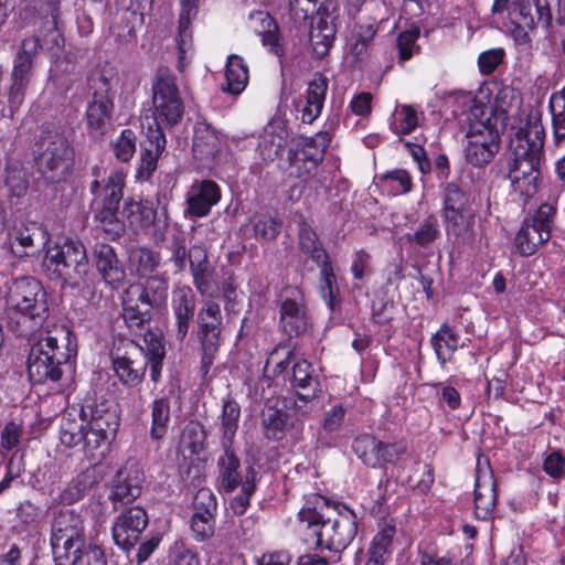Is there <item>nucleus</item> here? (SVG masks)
I'll list each match as a JSON object with an SVG mask.
<instances>
[{"label": "nucleus", "mask_w": 565, "mask_h": 565, "mask_svg": "<svg viewBox=\"0 0 565 565\" xmlns=\"http://www.w3.org/2000/svg\"><path fill=\"white\" fill-rule=\"evenodd\" d=\"M445 103L452 106V115H466L469 130L466 135V159L475 167L492 161L500 149V131L511 120V111L520 104V97L512 88H503L495 97L494 106L478 103L470 94L451 92Z\"/></svg>", "instance_id": "nucleus-1"}, {"label": "nucleus", "mask_w": 565, "mask_h": 565, "mask_svg": "<svg viewBox=\"0 0 565 565\" xmlns=\"http://www.w3.org/2000/svg\"><path fill=\"white\" fill-rule=\"evenodd\" d=\"M152 117L142 121L145 140L141 142V152L136 177L141 181L148 180L157 169L158 159L166 149L167 140L163 127L178 125L184 115V102L177 77L169 68L157 71L152 86Z\"/></svg>", "instance_id": "nucleus-2"}, {"label": "nucleus", "mask_w": 565, "mask_h": 565, "mask_svg": "<svg viewBox=\"0 0 565 565\" xmlns=\"http://www.w3.org/2000/svg\"><path fill=\"white\" fill-rule=\"evenodd\" d=\"M510 125L508 178L514 192L532 196L543 158L544 128L537 118L525 114Z\"/></svg>", "instance_id": "nucleus-3"}, {"label": "nucleus", "mask_w": 565, "mask_h": 565, "mask_svg": "<svg viewBox=\"0 0 565 565\" xmlns=\"http://www.w3.org/2000/svg\"><path fill=\"white\" fill-rule=\"evenodd\" d=\"M297 531L311 546L340 552L354 539L356 515L347 507H330L323 497L308 501L298 512Z\"/></svg>", "instance_id": "nucleus-4"}, {"label": "nucleus", "mask_w": 565, "mask_h": 565, "mask_svg": "<svg viewBox=\"0 0 565 565\" xmlns=\"http://www.w3.org/2000/svg\"><path fill=\"white\" fill-rule=\"evenodd\" d=\"M50 542L55 565H106L102 548L86 540L84 518L74 509L54 515Z\"/></svg>", "instance_id": "nucleus-5"}, {"label": "nucleus", "mask_w": 565, "mask_h": 565, "mask_svg": "<svg viewBox=\"0 0 565 565\" xmlns=\"http://www.w3.org/2000/svg\"><path fill=\"white\" fill-rule=\"evenodd\" d=\"M143 341L146 348L132 340H121L111 352L115 375L127 387H136L142 383L148 365H150L151 380L158 383L161 379L166 356L162 340L157 334L147 331Z\"/></svg>", "instance_id": "nucleus-6"}, {"label": "nucleus", "mask_w": 565, "mask_h": 565, "mask_svg": "<svg viewBox=\"0 0 565 565\" xmlns=\"http://www.w3.org/2000/svg\"><path fill=\"white\" fill-rule=\"evenodd\" d=\"M71 331L64 326L41 332L28 359V374L33 383L56 382L62 376L61 365L75 355Z\"/></svg>", "instance_id": "nucleus-7"}, {"label": "nucleus", "mask_w": 565, "mask_h": 565, "mask_svg": "<svg viewBox=\"0 0 565 565\" xmlns=\"http://www.w3.org/2000/svg\"><path fill=\"white\" fill-rule=\"evenodd\" d=\"M168 297V281L158 276L146 282L132 284L122 296V317L127 327L135 333L149 331L152 311L162 306Z\"/></svg>", "instance_id": "nucleus-8"}, {"label": "nucleus", "mask_w": 565, "mask_h": 565, "mask_svg": "<svg viewBox=\"0 0 565 565\" xmlns=\"http://www.w3.org/2000/svg\"><path fill=\"white\" fill-rule=\"evenodd\" d=\"M42 266L51 279L61 280L63 285L72 288L87 285L88 258L79 241H66L63 245L47 248Z\"/></svg>", "instance_id": "nucleus-9"}, {"label": "nucleus", "mask_w": 565, "mask_h": 565, "mask_svg": "<svg viewBox=\"0 0 565 565\" xmlns=\"http://www.w3.org/2000/svg\"><path fill=\"white\" fill-rule=\"evenodd\" d=\"M38 171L49 182H58L70 173L74 151L68 139L58 129L44 130L35 143Z\"/></svg>", "instance_id": "nucleus-10"}, {"label": "nucleus", "mask_w": 565, "mask_h": 565, "mask_svg": "<svg viewBox=\"0 0 565 565\" xmlns=\"http://www.w3.org/2000/svg\"><path fill=\"white\" fill-rule=\"evenodd\" d=\"M223 316L221 307L206 300L196 316V339L200 345L201 373L206 376L213 365L222 343Z\"/></svg>", "instance_id": "nucleus-11"}, {"label": "nucleus", "mask_w": 565, "mask_h": 565, "mask_svg": "<svg viewBox=\"0 0 565 565\" xmlns=\"http://www.w3.org/2000/svg\"><path fill=\"white\" fill-rule=\"evenodd\" d=\"M555 213L554 205L544 203L532 217L524 220L514 238L515 248L520 255H533L540 245L551 238Z\"/></svg>", "instance_id": "nucleus-12"}, {"label": "nucleus", "mask_w": 565, "mask_h": 565, "mask_svg": "<svg viewBox=\"0 0 565 565\" xmlns=\"http://www.w3.org/2000/svg\"><path fill=\"white\" fill-rule=\"evenodd\" d=\"M7 305L30 319H42L47 312L46 294L41 282L32 277H23L12 284Z\"/></svg>", "instance_id": "nucleus-13"}, {"label": "nucleus", "mask_w": 565, "mask_h": 565, "mask_svg": "<svg viewBox=\"0 0 565 565\" xmlns=\"http://www.w3.org/2000/svg\"><path fill=\"white\" fill-rule=\"evenodd\" d=\"M60 0H21L20 17L26 24L44 28L53 45L60 46L58 30Z\"/></svg>", "instance_id": "nucleus-14"}, {"label": "nucleus", "mask_w": 565, "mask_h": 565, "mask_svg": "<svg viewBox=\"0 0 565 565\" xmlns=\"http://www.w3.org/2000/svg\"><path fill=\"white\" fill-rule=\"evenodd\" d=\"M148 524L146 511L136 505L122 511L113 524V540L124 551H129L139 541Z\"/></svg>", "instance_id": "nucleus-15"}, {"label": "nucleus", "mask_w": 565, "mask_h": 565, "mask_svg": "<svg viewBox=\"0 0 565 565\" xmlns=\"http://www.w3.org/2000/svg\"><path fill=\"white\" fill-rule=\"evenodd\" d=\"M93 259L106 285L114 289L122 285L126 278L125 267L118 259L113 246L105 243L95 244Z\"/></svg>", "instance_id": "nucleus-16"}, {"label": "nucleus", "mask_w": 565, "mask_h": 565, "mask_svg": "<svg viewBox=\"0 0 565 565\" xmlns=\"http://www.w3.org/2000/svg\"><path fill=\"white\" fill-rule=\"evenodd\" d=\"M497 504V483L488 468H478L475 483V514L479 520H489Z\"/></svg>", "instance_id": "nucleus-17"}, {"label": "nucleus", "mask_w": 565, "mask_h": 565, "mask_svg": "<svg viewBox=\"0 0 565 565\" xmlns=\"http://www.w3.org/2000/svg\"><path fill=\"white\" fill-rule=\"evenodd\" d=\"M82 417L88 422V426L96 431H106L116 435L119 427V416L116 406L107 399L95 401L82 407Z\"/></svg>", "instance_id": "nucleus-18"}, {"label": "nucleus", "mask_w": 565, "mask_h": 565, "mask_svg": "<svg viewBox=\"0 0 565 565\" xmlns=\"http://www.w3.org/2000/svg\"><path fill=\"white\" fill-rule=\"evenodd\" d=\"M220 199L221 190L214 181L195 182L188 193V212L196 217L205 216Z\"/></svg>", "instance_id": "nucleus-19"}, {"label": "nucleus", "mask_w": 565, "mask_h": 565, "mask_svg": "<svg viewBox=\"0 0 565 565\" xmlns=\"http://www.w3.org/2000/svg\"><path fill=\"white\" fill-rule=\"evenodd\" d=\"M141 477L137 469L124 467L111 481L109 499L114 503H131L141 494Z\"/></svg>", "instance_id": "nucleus-20"}, {"label": "nucleus", "mask_w": 565, "mask_h": 565, "mask_svg": "<svg viewBox=\"0 0 565 565\" xmlns=\"http://www.w3.org/2000/svg\"><path fill=\"white\" fill-rule=\"evenodd\" d=\"M328 90V78L322 74H316L308 84L305 102L298 104V111L301 114V121L313 122L321 114L326 94Z\"/></svg>", "instance_id": "nucleus-21"}, {"label": "nucleus", "mask_w": 565, "mask_h": 565, "mask_svg": "<svg viewBox=\"0 0 565 565\" xmlns=\"http://www.w3.org/2000/svg\"><path fill=\"white\" fill-rule=\"evenodd\" d=\"M172 310L175 318L177 338L183 341L195 310V296L190 287L183 286L173 291Z\"/></svg>", "instance_id": "nucleus-22"}, {"label": "nucleus", "mask_w": 565, "mask_h": 565, "mask_svg": "<svg viewBox=\"0 0 565 565\" xmlns=\"http://www.w3.org/2000/svg\"><path fill=\"white\" fill-rule=\"evenodd\" d=\"M46 243V232L32 224L15 230L9 237L11 252L18 256H31Z\"/></svg>", "instance_id": "nucleus-23"}, {"label": "nucleus", "mask_w": 565, "mask_h": 565, "mask_svg": "<svg viewBox=\"0 0 565 565\" xmlns=\"http://www.w3.org/2000/svg\"><path fill=\"white\" fill-rule=\"evenodd\" d=\"M249 26L260 38L264 46L276 54L281 55L282 47L277 22L266 11H255L249 14Z\"/></svg>", "instance_id": "nucleus-24"}, {"label": "nucleus", "mask_w": 565, "mask_h": 565, "mask_svg": "<svg viewBox=\"0 0 565 565\" xmlns=\"http://www.w3.org/2000/svg\"><path fill=\"white\" fill-rule=\"evenodd\" d=\"M335 20L333 14L318 11L316 25L310 33L312 50L318 57L326 56L333 44L337 33Z\"/></svg>", "instance_id": "nucleus-25"}, {"label": "nucleus", "mask_w": 565, "mask_h": 565, "mask_svg": "<svg viewBox=\"0 0 565 565\" xmlns=\"http://www.w3.org/2000/svg\"><path fill=\"white\" fill-rule=\"evenodd\" d=\"M124 179L122 172L114 171L103 185L98 180L92 183L90 192L95 195L93 204L96 205V209L99 206L118 207L122 198Z\"/></svg>", "instance_id": "nucleus-26"}, {"label": "nucleus", "mask_w": 565, "mask_h": 565, "mask_svg": "<svg viewBox=\"0 0 565 565\" xmlns=\"http://www.w3.org/2000/svg\"><path fill=\"white\" fill-rule=\"evenodd\" d=\"M223 448L224 454L217 460L218 484L222 491L230 493L244 482L245 475H242L241 461L231 447Z\"/></svg>", "instance_id": "nucleus-27"}, {"label": "nucleus", "mask_w": 565, "mask_h": 565, "mask_svg": "<svg viewBox=\"0 0 565 565\" xmlns=\"http://www.w3.org/2000/svg\"><path fill=\"white\" fill-rule=\"evenodd\" d=\"M280 328L289 337L299 335L307 330L308 317L301 302L287 299L281 303Z\"/></svg>", "instance_id": "nucleus-28"}, {"label": "nucleus", "mask_w": 565, "mask_h": 565, "mask_svg": "<svg viewBox=\"0 0 565 565\" xmlns=\"http://www.w3.org/2000/svg\"><path fill=\"white\" fill-rule=\"evenodd\" d=\"M221 137L217 131L205 121L194 126L192 149L200 159L213 158L221 149Z\"/></svg>", "instance_id": "nucleus-29"}, {"label": "nucleus", "mask_w": 565, "mask_h": 565, "mask_svg": "<svg viewBox=\"0 0 565 565\" xmlns=\"http://www.w3.org/2000/svg\"><path fill=\"white\" fill-rule=\"evenodd\" d=\"M290 381L292 386L297 388L300 401L308 402L316 396L319 383L313 376L312 365L308 361L295 362Z\"/></svg>", "instance_id": "nucleus-30"}, {"label": "nucleus", "mask_w": 565, "mask_h": 565, "mask_svg": "<svg viewBox=\"0 0 565 565\" xmlns=\"http://www.w3.org/2000/svg\"><path fill=\"white\" fill-rule=\"evenodd\" d=\"M114 104L110 95L93 93V100L88 104L86 118L88 127L93 130H102L110 120Z\"/></svg>", "instance_id": "nucleus-31"}, {"label": "nucleus", "mask_w": 565, "mask_h": 565, "mask_svg": "<svg viewBox=\"0 0 565 565\" xmlns=\"http://www.w3.org/2000/svg\"><path fill=\"white\" fill-rule=\"evenodd\" d=\"M491 12L493 14L505 13L511 21L535 25V18L526 0H494Z\"/></svg>", "instance_id": "nucleus-32"}, {"label": "nucleus", "mask_w": 565, "mask_h": 565, "mask_svg": "<svg viewBox=\"0 0 565 565\" xmlns=\"http://www.w3.org/2000/svg\"><path fill=\"white\" fill-rule=\"evenodd\" d=\"M225 78L224 89L230 94L238 95L246 88L248 67L241 56L232 54L227 57Z\"/></svg>", "instance_id": "nucleus-33"}, {"label": "nucleus", "mask_w": 565, "mask_h": 565, "mask_svg": "<svg viewBox=\"0 0 565 565\" xmlns=\"http://www.w3.org/2000/svg\"><path fill=\"white\" fill-rule=\"evenodd\" d=\"M447 235L456 239L471 237L475 224V212L469 209L443 216Z\"/></svg>", "instance_id": "nucleus-34"}, {"label": "nucleus", "mask_w": 565, "mask_h": 565, "mask_svg": "<svg viewBox=\"0 0 565 565\" xmlns=\"http://www.w3.org/2000/svg\"><path fill=\"white\" fill-rule=\"evenodd\" d=\"M320 268L319 292L328 308L332 311L340 306V291L331 262L318 265Z\"/></svg>", "instance_id": "nucleus-35"}, {"label": "nucleus", "mask_w": 565, "mask_h": 565, "mask_svg": "<svg viewBox=\"0 0 565 565\" xmlns=\"http://www.w3.org/2000/svg\"><path fill=\"white\" fill-rule=\"evenodd\" d=\"M4 183L13 196L21 198L26 193L29 180L24 164L21 160L13 158L7 160Z\"/></svg>", "instance_id": "nucleus-36"}, {"label": "nucleus", "mask_w": 565, "mask_h": 565, "mask_svg": "<svg viewBox=\"0 0 565 565\" xmlns=\"http://www.w3.org/2000/svg\"><path fill=\"white\" fill-rule=\"evenodd\" d=\"M299 247L301 252L308 255L317 265L330 260L316 232L306 223L300 224L299 227Z\"/></svg>", "instance_id": "nucleus-37"}, {"label": "nucleus", "mask_w": 565, "mask_h": 565, "mask_svg": "<svg viewBox=\"0 0 565 565\" xmlns=\"http://www.w3.org/2000/svg\"><path fill=\"white\" fill-rule=\"evenodd\" d=\"M354 454L369 467L381 466V440L372 435H361L352 444Z\"/></svg>", "instance_id": "nucleus-38"}, {"label": "nucleus", "mask_w": 565, "mask_h": 565, "mask_svg": "<svg viewBox=\"0 0 565 565\" xmlns=\"http://www.w3.org/2000/svg\"><path fill=\"white\" fill-rule=\"evenodd\" d=\"M395 534V524L390 522L381 525L380 530L371 542L369 554L387 563L393 553Z\"/></svg>", "instance_id": "nucleus-39"}, {"label": "nucleus", "mask_w": 565, "mask_h": 565, "mask_svg": "<svg viewBox=\"0 0 565 565\" xmlns=\"http://www.w3.org/2000/svg\"><path fill=\"white\" fill-rule=\"evenodd\" d=\"M239 416L241 407L236 402H224L220 427V431L222 435V447H232L236 430L238 428Z\"/></svg>", "instance_id": "nucleus-40"}, {"label": "nucleus", "mask_w": 565, "mask_h": 565, "mask_svg": "<svg viewBox=\"0 0 565 565\" xmlns=\"http://www.w3.org/2000/svg\"><path fill=\"white\" fill-rule=\"evenodd\" d=\"M431 344L438 361L444 365L452 358L458 348V338L454 331L443 326L431 338Z\"/></svg>", "instance_id": "nucleus-41"}, {"label": "nucleus", "mask_w": 565, "mask_h": 565, "mask_svg": "<svg viewBox=\"0 0 565 565\" xmlns=\"http://www.w3.org/2000/svg\"><path fill=\"white\" fill-rule=\"evenodd\" d=\"M122 215L134 230L150 226L156 213L152 207L139 202H126L122 209Z\"/></svg>", "instance_id": "nucleus-42"}, {"label": "nucleus", "mask_w": 565, "mask_h": 565, "mask_svg": "<svg viewBox=\"0 0 565 565\" xmlns=\"http://www.w3.org/2000/svg\"><path fill=\"white\" fill-rule=\"evenodd\" d=\"M118 207L99 206L96 209L95 218L109 239L119 238L125 232V224L117 217Z\"/></svg>", "instance_id": "nucleus-43"}, {"label": "nucleus", "mask_w": 565, "mask_h": 565, "mask_svg": "<svg viewBox=\"0 0 565 565\" xmlns=\"http://www.w3.org/2000/svg\"><path fill=\"white\" fill-rule=\"evenodd\" d=\"M170 422V404L167 398H156L151 407V429L150 435L154 439L162 438Z\"/></svg>", "instance_id": "nucleus-44"}, {"label": "nucleus", "mask_w": 565, "mask_h": 565, "mask_svg": "<svg viewBox=\"0 0 565 565\" xmlns=\"http://www.w3.org/2000/svg\"><path fill=\"white\" fill-rule=\"evenodd\" d=\"M550 110L554 140L556 143H559L565 140V87L551 96Z\"/></svg>", "instance_id": "nucleus-45"}, {"label": "nucleus", "mask_w": 565, "mask_h": 565, "mask_svg": "<svg viewBox=\"0 0 565 565\" xmlns=\"http://www.w3.org/2000/svg\"><path fill=\"white\" fill-rule=\"evenodd\" d=\"M88 83L94 93L110 95V90L117 83V72L108 63L100 64L92 72Z\"/></svg>", "instance_id": "nucleus-46"}, {"label": "nucleus", "mask_w": 565, "mask_h": 565, "mask_svg": "<svg viewBox=\"0 0 565 565\" xmlns=\"http://www.w3.org/2000/svg\"><path fill=\"white\" fill-rule=\"evenodd\" d=\"M377 32L373 23L355 25L351 38V52L356 58L365 55L369 45Z\"/></svg>", "instance_id": "nucleus-47"}, {"label": "nucleus", "mask_w": 565, "mask_h": 565, "mask_svg": "<svg viewBox=\"0 0 565 565\" xmlns=\"http://www.w3.org/2000/svg\"><path fill=\"white\" fill-rule=\"evenodd\" d=\"M130 264L141 276L151 274L160 264V255L149 248H136L130 253Z\"/></svg>", "instance_id": "nucleus-48"}, {"label": "nucleus", "mask_w": 565, "mask_h": 565, "mask_svg": "<svg viewBox=\"0 0 565 565\" xmlns=\"http://www.w3.org/2000/svg\"><path fill=\"white\" fill-rule=\"evenodd\" d=\"M255 476L256 472L254 468L248 467L245 472V480L242 483V493L235 495L230 502V508L234 512V514L242 515L248 508L250 497L256 489Z\"/></svg>", "instance_id": "nucleus-49"}, {"label": "nucleus", "mask_w": 565, "mask_h": 565, "mask_svg": "<svg viewBox=\"0 0 565 565\" xmlns=\"http://www.w3.org/2000/svg\"><path fill=\"white\" fill-rule=\"evenodd\" d=\"M89 489V483L85 476H77L72 479L66 487L53 499L56 504L70 505L79 501Z\"/></svg>", "instance_id": "nucleus-50"}, {"label": "nucleus", "mask_w": 565, "mask_h": 565, "mask_svg": "<svg viewBox=\"0 0 565 565\" xmlns=\"http://www.w3.org/2000/svg\"><path fill=\"white\" fill-rule=\"evenodd\" d=\"M84 431L85 428L82 422L64 416L61 420L60 440L62 445L73 448L83 441Z\"/></svg>", "instance_id": "nucleus-51"}, {"label": "nucleus", "mask_w": 565, "mask_h": 565, "mask_svg": "<svg viewBox=\"0 0 565 565\" xmlns=\"http://www.w3.org/2000/svg\"><path fill=\"white\" fill-rule=\"evenodd\" d=\"M471 209L466 193L456 184H448L444 193L443 216Z\"/></svg>", "instance_id": "nucleus-52"}, {"label": "nucleus", "mask_w": 565, "mask_h": 565, "mask_svg": "<svg viewBox=\"0 0 565 565\" xmlns=\"http://www.w3.org/2000/svg\"><path fill=\"white\" fill-rule=\"evenodd\" d=\"M418 126L417 110L411 105H402L395 111L393 129L396 134L407 135Z\"/></svg>", "instance_id": "nucleus-53"}, {"label": "nucleus", "mask_w": 565, "mask_h": 565, "mask_svg": "<svg viewBox=\"0 0 565 565\" xmlns=\"http://www.w3.org/2000/svg\"><path fill=\"white\" fill-rule=\"evenodd\" d=\"M116 435L106 434V431H96L95 427L88 426L84 431V451L89 458H95V451L102 448H107L108 445L115 439Z\"/></svg>", "instance_id": "nucleus-54"}, {"label": "nucleus", "mask_w": 565, "mask_h": 565, "mask_svg": "<svg viewBox=\"0 0 565 565\" xmlns=\"http://www.w3.org/2000/svg\"><path fill=\"white\" fill-rule=\"evenodd\" d=\"M383 186L388 188L394 195L407 193L412 189V179L406 170H394L382 178Z\"/></svg>", "instance_id": "nucleus-55"}, {"label": "nucleus", "mask_w": 565, "mask_h": 565, "mask_svg": "<svg viewBox=\"0 0 565 565\" xmlns=\"http://www.w3.org/2000/svg\"><path fill=\"white\" fill-rule=\"evenodd\" d=\"M329 142L330 138L327 132H319L307 139L303 148L305 158L315 164L319 163L323 159Z\"/></svg>", "instance_id": "nucleus-56"}, {"label": "nucleus", "mask_w": 565, "mask_h": 565, "mask_svg": "<svg viewBox=\"0 0 565 565\" xmlns=\"http://www.w3.org/2000/svg\"><path fill=\"white\" fill-rule=\"evenodd\" d=\"M193 284L202 296L212 297L216 292L214 269L211 266L191 270Z\"/></svg>", "instance_id": "nucleus-57"}, {"label": "nucleus", "mask_w": 565, "mask_h": 565, "mask_svg": "<svg viewBox=\"0 0 565 565\" xmlns=\"http://www.w3.org/2000/svg\"><path fill=\"white\" fill-rule=\"evenodd\" d=\"M114 152L122 162L129 161L136 152V135L131 129H124L114 142Z\"/></svg>", "instance_id": "nucleus-58"}, {"label": "nucleus", "mask_w": 565, "mask_h": 565, "mask_svg": "<svg viewBox=\"0 0 565 565\" xmlns=\"http://www.w3.org/2000/svg\"><path fill=\"white\" fill-rule=\"evenodd\" d=\"M215 516L193 513L191 519V530L198 542H204L213 536Z\"/></svg>", "instance_id": "nucleus-59"}, {"label": "nucleus", "mask_w": 565, "mask_h": 565, "mask_svg": "<svg viewBox=\"0 0 565 565\" xmlns=\"http://www.w3.org/2000/svg\"><path fill=\"white\" fill-rule=\"evenodd\" d=\"M440 235L437 220L434 216H429L424 220L415 231L413 241L419 246H427L437 239Z\"/></svg>", "instance_id": "nucleus-60"}, {"label": "nucleus", "mask_w": 565, "mask_h": 565, "mask_svg": "<svg viewBox=\"0 0 565 565\" xmlns=\"http://www.w3.org/2000/svg\"><path fill=\"white\" fill-rule=\"evenodd\" d=\"M194 513L214 515L217 510V501L213 491L209 488H201L193 499Z\"/></svg>", "instance_id": "nucleus-61"}, {"label": "nucleus", "mask_w": 565, "mask_h": 565, "mask_svg": "<svg viewBox=\"0 0 565 565\" xmlns=\"http://www.w3.org/2000/svg\"><path fill=\"white\" fill-rule=\"evenodd\" d=\"M23 433L24 428L22 423H18L17 420L8 422L0 434L2 448L7 451L15 448L20 444Z\"/></svg>", "instance_id": "nucleus-62"}, {"label": "nucleus", "mask_w": 565, "mask_h": 565, "mask_svg": "<svg viewBox=\"0 0 565 565\" xmlns=\"http://www.w3.org/2000/svg\"><path fill=\"white\" fill-rule=\"evenodd\" d=\"M419 36V28L414 26L409 30H406L398 34L397 36V47H398V56L402 61L409 60L414 51L416 49V41Z\"/></svg>", "instance_id": "nucleus-63"}, {"label": "nucleus", "mask_w": 565, "mask_h": 565, "mask_svg": "<svg viewBox=\"0 0 565 565\" xmlns=\"http://www.w3.org/2000/svg\"><path fill=\"white\" fill-rule=\"evenodd\" d=\"M24 550L15 543L4 546L0 554V565H31Z\"/></svg>", "instance_id": "nucleus-64"}]
</instances>
